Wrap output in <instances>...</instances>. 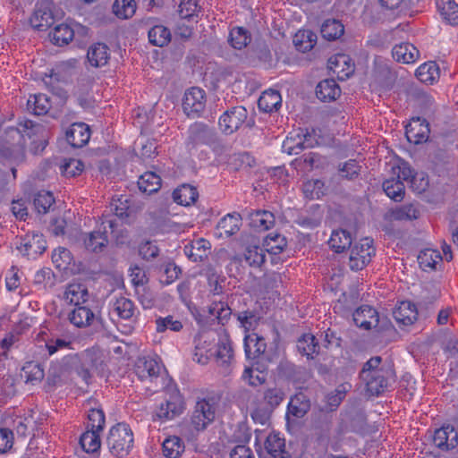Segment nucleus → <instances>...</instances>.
Masks as SVG:
<instances>
[{
	"label": "nucleus",
	"instance_id": "1",
	"mask_svg": "<svg viewBox=\"0 0 458 458\" xmlns=\"http://www.w3.org/2000/svg\"><path fill=\"white\" fill-rule=\"evenodd\" d=\"M381 357L370 358L360 373V377L366 384V390L369 395L378 396L388 390L390 381L394 380V371L385 366H380Z\"/></svg>",
	"mask_w": 458,
	"mask_h": 458
},
{
	"label": "nucleus",
	"instance_id": "2",
	"mask_svg": "<svg viewBox=\"0 0 458 458\" xmlns=\"http://www.w3.org/2000/svg\"><path fill=\"white\" fill-rule=\"evenodd\" d=\"M238 402L241 408L245 409L256 423L264 425L269 420L272 411L261 394L242 391Z\"/></svg>",
	"mask_w": 458,
	"mask_h": 458
},
{
	"label": "nucleus",
	"instance_id": "3",
	"mask_svg": "<svg viewBox=\"0 0 458 458\" xmlns=\"http://www.w3.org/2000/svg\"><path fill=\"white\" fill-rule=\"evenodd\" d=\"M106 442L112 454L123 457L129 453L132 446V431L128 425L118 423L109 430Z\"/></svg>",
	"mask_w": 458,
	"mask_h": 458
},
{
	"label": "nucleus",
	"instance_id": "4",
	"mask_svg": "<svg viewBox=\"0 0 458 458\" xmlns=\"http://www.w3.org/2000/svg\"><path fill=\"white\" fill-rule=\"evenodd\" d=\"M185 404L179 392H172L165 394V398L157 405L154 411V418L162 421L174 420L184 411Z\"/></svg>",
	"mask_w": 458,
	"mask_h": 458
},
{
	"label": "nucleus",
	"instance_id": "5",
	"mask_svg": "<svg viewBox=\"0 0 458 458\" xmlns=\"http://www.w3.org/2000/svg\"><path fill=\"white\" fill-rule=\"evenodd\" d=\"M376 254L373 240L366 237L360 239L351 249L349 267L353 271L363 269Z\"/></svg>",
	"mask_w": 458,
	"mask_h": 458
},
{
	"label": "nucleus",
	"instance_id": "6",
	"mask_svg": "<svg viewBox=\"0 0 458 458\" xmlns=\"http://www.w3.org/2000/svg\"><path fill=\"white\" fill-rule=\"evenodd\" d=\"M216 406L212 399L199 400L191 417V426L197 430H204L214 420Z\"/></svg>",
	"mask_w": 458,
	"mask_h": 458
},
{
	"label": "nucleus",
	"instance_id": "7",
	"mask_svg": "<svg viewBox=\"0 0 458 458\" xmlns=\"http://www.w3.org/2000/svg\"><path fill=\"white\" fill-rule=\"evenodd\" d=\"M54 8L55 4L52 0L38 1L34 13L30 19L31 26L40 31L50 28L55 20Z\"/></svg>",
	"mask_w": 458,
	"mask_h": 458
},
{
	"label": "nucleus",
	"instance_id": "8",
	"mask_svg": "<svg viewBox=\"0 0 458 458\" xmlns=\"http://www.w3.org/2000/svg\"><path fill=\"white\" fill-rule=\"evenodd\" d=\"M216 140L215 131L202 123H194L188 130L186 146L189 150L204 145H211Z\"/></svg>",
	"mask_w": 458,
	"mask_h": 458
},
{
	"label": "nucleus",
	"instance_id": "9",
	"mask_svg": "<svg viewBox=\"0 0 458 458\" xmlns=\"http://www.w3.org/2000/svg\"><path fill=\"white\" fill-rule=\"evenodd\" d=\"M206 106V93L198 87L186 90L182 99V109L187 116L199 115Z\"/></svg>",
	"mask_w": 458,
	"mask_h": 458
},
{
	"label": "nucleus",
	"instance_id": "10",
	"mask_svg": "<svg viewBox=\"0 0 458 458\" xmlns=\"http://www.w3.org/2000/svg\"><path fill=\"white\" fill-rule=\"evenodd\" d=\"M247 117L246 108L242 106H234L221 115L219 119L220 129L225 134H232L242 126Z\"/></svg>",
	"mask_w": 458,
	"mask_h": 458
},
{
	"label": "nucleus",
	"instance_id": "11",
	"mask_svg": "<svg viewBox=\"0 0 458 458\" xmlns=\"http://www.w3.org/2000/svg\"><path fill=\"white\" fill-rule=\"evenodd\" d=\"M162 369V364L157 359L143 356L137 359L134 365V373L141 381L152 380L158 377Z\"/></svg>",
	"mask_w": 458,
	"mask_h": 458
},
{
	"label": "nucleus",
	"instance_id": "12",
	"mask_svg": "<svg viewBox=\"0 0 458 458\" xmlns=\"http://www.w3.org/2000/svg\"><path fill=\"white\" fill-rule=\"evenodd\" d=\"M430 129L426 119L414 117L405 127V135L409 142L420 144L429 138Z\"/></svg>",
	"mask_w": 458,
	"mask_h": 458
},
{
	"label": "nucleus",
	"instance_id": "13",
	"mask_svg": "<svg viewBox=\"0 0 458 458\" xmlns=\"http://www.w3.org/2000/svg\"><path fill=\"white\" fill-rule=\"evenodd\" d=\"M260 458H291L285 451L284 438L277 433L269 434L265 441L264 450L259 453Z\"/></svg>",
	"mask_w": 458,
	"mask_h": 458
},
{
	"label": "nucleus",
	"instance_id": "14",
	"mask_svg": "<svg viewBox=\"0 0 458 458\" xmlns=\"http://www.w3.org/2000/svg\"><path fill=\"white\" fill-rule=\"evenodd\" d=\"M328 69L341 81L349 78L354 72V64L349 55L336 54L328 59Z\"/></svg>",
	"mask_w": 458,
	"mask_h": 458
},
{
	"label": "nucleus",
	"instance_id": "15",
	"mask_svg": "<svg viewBox=\"0 0 458 458\" xmlns=\"http://www.w3.org/2000/svg\"><path fill=\"white\" fill-rule=\"evenodd\" d=\"M81 240L88 251L93 253L103 252L108 244L106 226H104L103 230L98 228L92 232L82 233Z\"/></svg>",
	"mask_w": 458,
	"mask_h": 458
},
{
	"label": "nucleus",
	"instance_id": "16",
	"mask_svg": "<svg viewBox=\"0 0 458 458\" xmlns=\"http://www.w3.org/2000/svg\"><path fill=\"white\" fill-rule=\"evenodd\" d=\"M140 311L132 301L125 297L117 298L111 305L110 315L120 319L135 321Z\"/></svg>",
	"mask_w": 458,
	"mask_h": 458
},
{
	"label": "nucleus",
	"instance_id": "17",
	"mask_svg": "<svg viewBox=\"0 0 458 458\" xmlns=\"http://www.w3.org/2000/svg\"><path fill=\"white\" fill-rule=\"evenodd\" d=\"M433 443L443 451L453 449L458 445V433L452 426H443L435 431Z\"/></svg>",
	"mask_w": 458,
	"mask_h": 458
},
{
	"label": "nucleus",
	"instance_id": "18",
	"mask_svg": "<svg viewBox=\"0 0 458 458\" xmlns=\"http://www.w3.org/2000/svg\"><path fill=\"white\" fill-rule=\"evenodd\" d=\"M89 139L90 129L84 123H74L66 131V140L73 148H82Z\"/></svg>",
	"mask_w": 458,
	"mask_h": 458
},
{
	"label": "nucleus",
	"instance_id": "19",
	"mask_svg": "<svg viewBox=\"0 0 458 458\" xmlns=\"http://www.w3.org/2000/svg\"><path fill=\"white\" fill-rule=\"evenodd\" d=\"M96 318L93 310L86 304L74 306L69 312L68 319L71 324L78 328L90 327Z\"/></svg>",
	"mask_w": 458,
	"mask_h": 458
},
{
	"label": "nucleus",
	"instance_id": "20",
	"mask_svg": "<svg viewBox=\"0 0 458 458\" xmlns=\"http://www.w3.org/2000/svg\"><path fill=\"white\" fill-rule=\"evenodd\" d=\"M64 298L67 303L79 306L89 302V293L83 284L72 283L66 286Z\"/></svg>",
	"mask_w": 458,
	"mask_h": 458
},
{
	"label": "nucleus",
	"instance_id": "21",
	"mask_svg": "<svg viewBox=\"0 0 458 458\" xmlns=\"http://www.w3.org/2000/svg\"><path fill=\"white\" fill-rule=\"evenodd\" d=\"M353 321L359 327L370 329L378 324V315L375 309L364 305L358 308L353 313Z\"/></svg>",
	"mask_w": 458,
	"mask_h": 458
},
{
	"label": "nucleus",
	"instance_id": "22",
	"mask_svg": "<svg viewBox=\"0 0 458 458\" xmlns=\"http://www.w3.org/2000/svg\"><path fill=\"white\" fill-rule=\"evenodd\" d=\"M393 316L398 324L409 326L417 320L418 310L414 303L404 301L394 309Z\"/></svg>",
	"mask_w": 458,
	"mask_h": 458
},
{
	"label": "nucleus",
	"instance_id": "23",
	"mask_svg": "<svg viewBox=\"0 0 458 458\" xmlns=\"http://www.w3.org/2000/svg\"><path fill=\"white\" fill-rule=\"evenodd\" d=\"M316 95L321 101L330 102L341 95V89L335 80L327 79L318 84Z\"/></svg>",
	"mask_w": 458,
	"mask_h": 458
},
{
	"label": "nucleus",
	"instance_id": "24",
	"mask_svg": "<svg viewBox=\"0 0 458 458\" xmlns=\"http://www.w3.org/2000/svg\"><path fill=\"white\" fill-rule=\"evenodd\" d=\"M282 105V97L279 91L268 89L262 93L258 101L260 111L264 113H272L277 111Z\"/></svg>",
	"mask_w": 458,
	"mask_h": 458
},
{
	"label": "nucleus",
	"instance_id": "25",
	"mask_svg": "<svg viewBox=\"0 0 458 458\" xmlns=\"http://www.w3.org/2000/svg\"><path fill=\"white\" fill-rule=\"evenodd\" d=\"M393 57L403 64H412L419 58L420 52L415 46L410 43L395 45L392 50Z\"/></svg>",
	"mask_w": 458,
	"mask_h": 458
},
{
	"label": "nucleus",
	"instance_id": "26",
	"mask_svg": "<svg viewBox=\"0 0 458 458\" xmlns=\"http://www.w3.org/2000/svg\"><path fill=\"white\" fill-rule=\"evenodd\" d=\"M267 344L263 337L257 334H250L244 338V350L248 359H255L264 353Z\"/></svg>",
	"mask_w": 458,
	"mask_h": 458
},
{
	"label": "nucleus",
	"instance_id": "27",
	"mask_svg": "<svg viewBox=\"0 0 458 458\" xmlns=\"http://www.w3.org/2000/svg\"><path fill=\"white\" fill-rule=\"evenodd\" d=\"M233 359V343L228 335L225 334L220 336L217 350H216V362L220 366L227 367L230 365Z\"/></svg>",
	"mask_w": 458,
	"mask_h": 458
},
{
	"label": "nucleus",
	"instance_id": "28",
	"mask_svg": "<svg viewBox=\"0 0 458 458\" xmlns=\"http://www.w3.org/2000/svg\"><path fill=\"white\" fill-rule=\"evenodd\" d=\"M199 192L197 188L190 184H182L173 192V199L179 205L191 206L198 199Z\"/></svg>",
	"mask_w": 458,
	"mask_h": 458
},
{
	"label": "nucleus",
	"instance_id": "29",
	"mask_svg": "<svg viewBox=\"0 0 458 458\" xmlns=\"http://www.w3.org/2000/svg\"><path fill=\"white\" fill-rule=\"evenodd\" d=\"M22 247L27 256L34 258L44 252L46 250V242L42 234H28L23 239Z\"/></svg>",
	"mask_w": 458,
	"mask_h": 458
},
{
	"label": "nucleus",
	"instance_id": "30",
	"mask_svg": "<svg viewBox=\"0 0 458 458\" xmlns=\"http://www.w3.org/2000/svg\"><path fill=\"white\" fill-rule=\"evenodd\" d=\"M110 54L106 45L97 43L89 47L87 57L89 64L94 67H102L108 62Z\"/></svg>",
	"mask_w": 458,
	"mask_h": 458
},
{
	"label": "nucleus",
	"instance_id": "31",
	"mask_svg": "<svg viewBox=\"0 0 458 458\" xmlns=\"http://www.w3.org/2000/svg\"><path fill=\"white\" fill-rule=\"evenodd\" d=\"M310 403L306 395L302 393L296 394L291 398L287 416L292 415L296 418H302L310 410Z\"/></svg>",
	"mask_w": 458,
	"mask_h": 458
},
{
	"label": "nucleus",
	"instance_id": "32",
	"mask_svg": "<svg viewBox=\"0 0 458 458\" xmlns=\"http://www.w3.org/2000/svg\"><path fill=\"white\" fill-rule=\"evenodd\" d=\"M352 242V235L346 230L333 231L328 241L329 247L336 253L344 252L350 248Z\"/></svg>",
	"mask_w": 458,
	"mask_h": 458
},
{
	"label": "nucleus",
	"instance_id": "33",
	"mask_svg": "<svg viewBox=\"0 0 458 458\" xmlns=\"http://www.w3.org/2000/svg\"><path fill=\"white\" fill-rule=\"evenodd\" d=\"M439 67L436 62H427L416 70V77L426 84H433L439 78Z\"/></svg>",
	"mask_w": 458,
	"mask_h": 458
},
{
	"label": "nucleus",
	"instance_id": "34",
	"mask_svg": "<svg viewBox=\"0 0 458 458\" xmlns=\"http://www.w3.org/2000/svg\"><path fill=\"white\" fill-rule=\"evenodd\" d=\"M185 449L183 441L177 436H169L162 444L163 454L166 458H178Z\"/></svg>",
	"mask_w": 458,
	"mask_h": 458
},
{
	"label": "nucleus",
	"instance_id": "35",
	"mask_svg": "<svg viewBox=\"0 0 458 458\" xmlns=\"http://www.w3.org/2000/svg\"><path fill=\"white\" fill-rule=\"evenodd\" d=\"M241 225V216L239 214H227L220 219L217 225V230L220 231V235L231 236L235 234Z\"/></svg>",
	"mask_w": 458,
	"mask_h": 458
},
{
	"label": "nucleus",
	"instance_id": "36",
	"mask_svg": "<svg viewBox=\"0 0 458 458\" xmlns=\"http://www.w3.org/2000/svg\"><path fill=\"white\" fill-rule=\"evenodd\" d=\"M437 8L442 18L451 25L458 24V4L454 0H438Z\"/></svg>",
	"mask_w": 458,
	"mask_h": 458
},
{
	"label": "nucleus",
	"instance_id": "37",
	"mask_svg": "<svg viewBox=\"0 0 458 458\" xmlns=\"http://www.w3.org/2000/svg\"><path fill=\"white\" fill-rule=\"evenodd\" d=\"M50 107V100L45 94L31 95L27 101L28 110L36 115L46 114Z\"/></svg>",
	"mask_w": 458,
	"mask_h": 458
},
{
	"label": "nucleus",
	"instance_id": "38",
	"mask_svg": "<svg viewBox=\"0 0 458 458\" xmlns=\"http://www.w3.org/2000/svg\"><path fill=\"white\" fill-rule=\"evenodd\" d=\"M138 186L140 191L144 193H154L161 187V178L154 172H146L140 176Z\"/></svg>",
	"mask_w": 458,
	"mask_h": 458
},
{
	"label": "nucleus",
	"instance_id": "39",
	"mask_svg": "<svg viewBox=\"0 0 458 458\" xmlns=\"http://www.w3.org/2000/svg\"><path fill=\"white\" fill-rule=\"evenodd\" d=\"M420 216V210L415 204H405L392 209L389 212L390 220L403 221L417 219Z\"/></svg>",
	"mask_w": 458,
	"mask_h": 458
},
{
	"label": "nucleus",
	"instance_id": "40",
	"mask_svg": "<svg viewBox=\"0 0 458 458\" xmlns=\"http://www.w3.org/2000/svg\"><path fill=\"white\" fill-rule=\"evenodd\" d=\"M250 224L260 231L271 228L275 224V216L267 210H256L250 215Z\"/></svg>",
	"mask_w": 458,
	"mask_h": 458
},
{
	"label": "nucleus",
	"instance_id": "41",
	"mask_svg": "<svg viewBox=\"0 0 458 458\" xmlns=\"http://www.w3.org/2000/svg\"><path fill=\"white\" fill-rule=\"evenodd\" d=\"M209 242L204 239H199L184 247L185 254L194 262L201 261L208 257V250Z\"/></svg>",
	"mask_w": 458,
	"mask_h": 458
},
{
	"label": "nucleus",
	"instance_id": "42",
	"mask_svg": "<svg viewBox=\"0 0 458 458\" xmlns=\"http://www.w3.org/2000/svg\"><path fill=\"white\" fill-rule=\"evenodd\" d=\"M149 43L157 47H165L171 41L170 30L163 25H155L148 30Z\"/></svg>",
	"mask_w": 458,
	"mask_h": 458
},
{
	"label": "nucleus",
	"instance_id": "43",
	"mask_svg": "<svg viewBox=\"0 0 458 458\" xmlns=\"http://www.w3.org/2000/svg\"><path fill=\"white\" fill-rule=\"evenodd\" d=\"M52 261L60 271H68L73 261L71 251L64 247H58L52 253Z\"/></svg>",
	"mask_w": 458,
	"mask_h": 458
},
{
	"label": "nucleus",
	"instance_id": "44",
	"mask_svg": "<svg viewBox=\"0 0 458 458\" xmlns=\"http://www.w3.org/2000/svg\"><path fill=\"white\" fill-rule=\"evenodd\" d=\"M317 36L310 30H299L293 37V43L301 52H308L316 44Z\"/></svg>",
	"mask_w": 458,
	"mask_h": 458
},
{
	"label": "nucleus",
	"instance_id": "45",
	"mask_svg": "<svg viewBox=\"0 0 458 458\" xmlns=\"http://www.w3.org/2000/svg\"><path fill=\"white\" fill-rule=\"evenodd\" d=\"M383 190L386 194L394 201H401L404 197L403 182L397 178L386 179L383 182Z\"/></svg>",
	"mask_w": 458,
	"mask_h": 458
},
{
	"label": "nucleus",
	"instance_id": "46",
	"mask_svg": "<svg viewBox=\"0 0 458 458\" xmlns=\"http://www.w3.org/2000/svg\"><path fill=\"white\" fill-rule=\"evenodd\" d=\"M318 343L311 334H304L297 342L298 351L308 358H313V354L318 352Z\"/></svg>",
	"mask_w": 458,
	"mask_h": 458
},
{
	"label": "nucleus",
	"instance_id": "47",
	"mask_svg": "<svg viewBox=\"0 0 458 458\" xmlns=\"http://www.w3.org/2000/svg\"><path fill=\"white\" fill-rule=\"evenodd\" d=\"M321 35L327 40H335L344 32V27L338 20H327L321 26Z\"/></svg>",
	"mask_w": 458,
	"mask_h": 458
},
{
	"label": "nucleus",
	"instance_id": "48",
	"mask_svg": "<svg viewBox=\"0 0 458 458\" xmlns=\"http://www.w3.org/2000/svg\"><path fill=\"white\" fill-rule=\"evenodd\" d=\"M439 251L432 249L421 250L418 256V262L423 270L434 269L436 265L442 261Z\"/></svg>",
	"mask_w": 458,
	"mask_h": 458
},
{
	"label": "nucleus",
	"instance_id": "49",
	"mask_svg": "<svg viewBox=\"0 0 458 458\" xmlns=\"http://www.w3.org/2000/svg\"><path fill=\"white\" fill-rule=\"evenodd\" d=\"M81 448L86 453H95L101 445L99 432L87 429L80 438Z\"/></svg>",
	"mask_w": 458,
	"mask_h": 458
},
{
	"label": "nucleus",
	"instance_id": "50",
	"mask_svg": "<svg viewBox=\"0 0 458 458\" xmlns=\"http://www.w3.org/2000/svg\"><path fill=\"white\" fill-rule=\"evenodd\" d=\"M110 210L119 218L128 217L132 212L130 199L126 195L113 198L110 203Z\"/></svg>",
	"mask_w": 458,
	"mask_h": 458
},
{
	"label": "nucleus",
	"instance_id": "51",
	"mask_svg": "<svg viewBox=\"0 0 458 458\" xmlns=\"http://www.w3.org/2000/svg\"><path fill=\"white\" fill-rule=\"evenodd\" d=\"M74 31L68 24H59L55 27L52 32V39L55 45L64 46L67 45L72 40Z\"/></svg>",
	"mask_w": 458,
	"mask_h": 458
},
{
	"label": "nucleus",
	"instance_id": "52",
	"mask_svg": "<svg viewBox=\"0 0 458 458\" xmlns=\"http://www.w3.org/2000/svg\"><path fill=\"white\" fill-rule=\"evenodd\" d=\"M182 328V322L172 315L159 317L156 319V330L157 333H164L166 330L180 332Z\"/></svg>",
	"mask_w": 458,
	"mask_h": 458
},
{
	"label": "nucleus",
	"instance_id": "53",
	"mask_svg": "<svg viewBox=\"0 0 458 458\" xmlns=\"http://www.w3.org/2000/svg\"><path fill=\"white\" fill-rule=\"evenodd\" d=\"M81 360L84 362L93 372L98 373L103 370V360L98 351L86 350L81 354Z\"/></svg>",
	"mask_w": 458,
	"mask_h": 458
},
{
	"label": "nucleus",
	"instance_id": "54",
	"mask_svg": "<svg viewBox=\"0 0 458 458\" xmlns=\"http://www.w3.org/2000/svg\"><path fill=\"white\" fill-rule=\"evenodd\" d=\"M113 12L121 19L131 18L136 12V3L134 0H115L113 4Z\"/></svg>",
	"mask_w": 458,
	"mask_h": 458
},
{
	"label": "nucleus",
	"instance_id": "55",
	"mask_svg": "<svg viewBox=\"0 0 458 458\" xmlns=\"http://www.w3.org/2000/svg\"><path fill=\"white\" fill-rule=\"evenodd\" d=\"M302 191L309 199H319L324 195L325 183L319 179H310L303 183Z\"/></svg>",
	"mask_w": 458,
	"mask_h": 458
},
{
	"label": "nucleus",
	"instance_id": "56",
	"mask_svg": "<svg viewBox=\"0 0 458 458\" xmlns=\"http://www.w3.org/2000/svg\"><path fill=\"white\" fill-rule=\"evenodd\" d=\"M22 371L24 373L27 383L34 384L36 382H40L45 376L42 366L39 363L34 361L27 362L23 366Z\"/></svg>",
	"mask_w": 458,
	"mask_h": 458
},
{
	"label": "nucleus",
	"instance_id": "57",
	"mask_svg": "<svg viewBox=\"0 0 458 458\" xmlns=\"http://www.w3.org/2000/svg\"><path fill=\"white\" fill-rule=\"evenodd\" d=\"M55 202V198L50 191H38L33 199L35 209L39 214H46Z\"/></svg>",
	"mask_w": 458,
	"mask_h": 458
},
{
	"label": "nucleus",
	"instance_id": "58",
	"mask_svg": "<svg viewBox=\"0 0 458 458\" xmlns=\"http://www.w3.org/2000/svg\"><path fill=\"white\" fill-rule=\"evenodd\" d=\"M243 257L245 262L250 267H260L266 259L263 249L258 246L247 247Z\"/></svg>",
	"mask_w": 458,
	"mask_h": 458
},
{
	"label": "nucleus",
	"instance_id": "59",
	"mask_svg": "<svg viewBox=\"0 0 458 458\" xmlns=\"http://www.w3.org/2000/svg\"><path fill=\"white\" fill-rule=\"evenodd\" d=\"M261 396L273 411L284 399V393L281 388L275 386L267 388Z\"/></svg>",
	"mask_w": 458,
	"mask_h": 458
},
{
	"label": "nucleus",
	"instance_id": "60",
	"mask_svg": "<svg viewBox=\"0 0 458 458\" xmlns=\"http://www.w3.org/2000/svg\"><path fill=\"white\" fill-rule=\"evenodd\" d=\"M250 41V37L248 30L242 28H233L230 32V42L233 48L242 49Z\"/></svg>",
	"mask_w": 458,
	"mask_h": 458
},
{
	"label": "nucleus",
	"instance_id": "61",
	"mask_svg": "<svg viewBox=\"0 0 458 458\" xmlns=\"http://www.w3.org/2000/svg\"><path fill=\"white\" fill-rule=\"evenodd\" d=\"M105 426V413L100 409H91L88 414L87 429L101 432Z\"/></svg>",
	"mask_w": 458,
	"mask_h": 458
},
{
	"label": "nucleus",
	"instance_id": "62",
	"mask_svg": "<svg viewBox=\"0 0 458 458\" xmlns=\"http://www.w3.org/2000/svg\"><path fill=\"white\" fill-rule=\"evenodd\" d=\"M266 243L268 251L276 255L284 250L287 245V241L284 236L279 233H269L266 238Z\"/></svg>",
	"mask_w": 458,
	"mask_h": 458
},
{
	"label": "nucleus",
	"instance_id": "63",
	"mask_svg": "<svg viewBox=\"0 0 458 458\" xmlns=\"http://www.w3.org/2000/svg\"><path fill=\"white\" fill-rule=\"evenodd\" d=\"M61 172L67 177H75L80 175L84 170V164L75 158L65 160L60 167Z\"/></svg>",
	"mask_w": 458,
	"mask_h": 458
},
{
	"label": "nucleus",
	"instance_id": "64",
	"mask_svg": "<svg viewBox=\"0 0 458 458\" xmlns=\"http://www.w3.org/2000/svg\"><path fill=\"white\" fill-rule=\"evenodd\" d=\"M72 341L70 337L50 338L46 341V348L49 355H53L60 350L72 349Z\"/></svg>",
	"mask_w": 458,
	"mask_h": 458
}]
</instances>
